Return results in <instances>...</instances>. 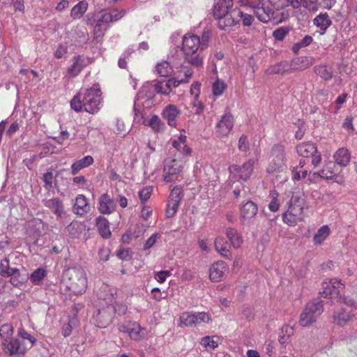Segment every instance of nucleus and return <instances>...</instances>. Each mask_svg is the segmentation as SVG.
<instances>
[{
    "instance_id": "25",
    "label": "nucleus",
    "mask_w": 357,
    "mask_h": 357,
    "mask_svg": "<svg viewBox=\"0 0 357 357\" xmlns=\"http://www.w3.org/2000/svg\"><path fill=\"white\" fill-rule=\"evenodd\" d=\"M255 14L258 20L263 23H267L272 21L273 15H274L273 9L268 6H266L262 1V4L258 6L254 10Z\"/></svg>"
},
{
    "instance_id": "2",
    "label": "nucleus",
    "mask_w": 357,
    "mask_h": 357,
    "mask_svg": "<svg viewBox=\"0 0 357 357\" xmlns=\"http://www.w3.org/2000/svg\"><path fill=\"white\" fill-rule=\"evenodd\" d=\"M101 91L98 84H93L84 93L75 95L70 102V106L76 112L86 111L90 114L97 113L100 109Z\"/></svg>"
},
{
    "instance_id": "17",
    "label": "nucleus",
    "mask_w": 357,
    "mask_h": 357,
    "mask_svg": "<svg viewBox=\"0 0 357 357\" xmlns=\"http://www.w3.org/2000/svg\"><path fill=\"white\" fill-rule=\"evenodd\" d=\"M116 209L115 199L108 193H104L100 195L98 202V210L103 215H109L114 213Z\"/></svg>"
},
{
    "instance_id": "15",
    "label": "nucleus",
    "mask_w": 357,
    "mask_h": 357,
    "mask_svg": "<svg viewBox=\"0 0 357 357\" xmlns=\"http://www.w3.org/2000/svg\"><path fill=\"white\" fill-rule=\"evenodd\" d=\"M344 288V284L337 279H331L329 281H324L322 283L323 291L320 292L321 296L328 298L337 297L340 294V289Z\"/></svg>"
},
{
    "instance_id": "33",
    "label": "nucleus",
    "mask_w": 357,
    "mask_h": 357,
    "mask_svg": "<svg viewBox=\"0 0 357 357\" xmlns=\"http://www.w3.org/2000/svg\"><path fill=\"white\" fill-rule=\"evenodd\" d=\"M333 319L335 324L343 326L351 319V315L349 312L342 308L334 312Z\"/></svg>"
},
{
    "instance_id": "55",
    "label": "nucleus",
    "mask_w": 357,
    "mask_h": 357,
    "mask_svg": "<svg viewBox=\"0 0 357 357\" xmlns=\"http://www.w3.org/2000/svg\"><path fill=\"white\" fill-rule=\"evenodd\" d=\"M182 197L183 195L181 190L179 188L176 187L172 189L169 195V201L180 204Z\"/></svg>"
},
{
    "instance_id": "46",
    "label": "nucleus",
    "mask_w": 357,
    "mask_h": 357,
    "mask_svg": "<svg viewBox=\"0 0 357 357\" xmlns=\"http://www.w3.org/2000/svg\"><path fill=\"white\" fill-rule=\"evenodd\" d=\"M274 15H273L272 22L273 23H280L289 17V12L284 9H277L273 10Z\"/></svg>"
},
{
    "instance_id": "44",
    "label": "nucleus",
    "mask_w": 357,
    "mask_h": 357,
    "mask_svg": "<svg viewBox=\"0 0 357 357\" xmlns=\"http://www.w3.org/2000/svg\"><path fill=\"white\" fill-rule=\"evenodd\" d=\"M271 197V202L268 205V208L271 212H277L280 206V204L278 199L279 193L276 190H271L269 194Z\"/></svg>"
},
{
    "instance_id": "50",
    "label": "nucleus",
    "mask_w": 357,
    "mask_h": 357,
    "mask_svg": "<svg viewBox=\"0 0 357 357\" xmlns=\"http://www.w3.org/2000/svg\"><path fill=\"white\" fill-rule=\"evenodd\" d=\"M226 89V84L224 81L217 79L213 84L212 91L215 96H221Z\"/></svg>"
},
{
    "instance_id": "26",
    "label": "nucleus",
    "mask_w": 357,
    "mask_h": 357,
    "mask_svg": "<svg viewBox=\"0 0 357 357\" xmlns=\"http://www.w3.org/2000/svg\"><path fill=\"white\" fill-rule=\"evenodd\" d=\"M44 206L50 209L57 218H61L65 213L62 201L59 198H52L43 201Z\"/></svg>"
},
{
    "instance_id": "61",
    "label": "nucleus",
    "mask_w": 357,
    "mask_h": 357,
    "mask_svg": "<svg viewBox=\"0 0 357 357\" xmlns=\"http://www.w3.org/2000/svg\"><path fill=\"white\" fill-rule=\"evenodd\" d=\"M170 271H160L154 272V278L160 283H163L166 281L167 278L171 275Z\"/></svg>"
},
{
    "instance_id": "43",
    "label": "nucleus",
    "mask_w": 357,
    "mask_h": 357,
    "mask_svg": "<svg viewBox=\"0 0 357 357\" xmlns=\"http://www.w3.org/2000/svg\"><path fill=\"white\" fill-rule=\"evenodd\" d=\"M314 73L325 80H329L333 77V70L326 66H317L314 68Z\"/></svg>"
},
{
    "instance_id": "42",
    "label": "nucleus",
    "mask_w": 357,
    "mask_h": 357,
    "mask_svg": "<svg viewBox=\"0 0 357 357\" xmlns=\"http://www.w3.org/2000/svg\"><path fill=\"white\" fill-rule=\"evenodd\" d=\"M155 72L161 77H167L172 72V68L168 61H162L156 64Z\"/></svg>"
},
{
    "instance_id": "64",
    "label": "nucleus",
    "mask_w": 357,
    "mask_h": 357,
    "mask_svg": "<svg viewBox=\"0 0 357 357\" xmlns=\"http://www.w3.org/2000/svg\"><path fill=\"white\" fill-rule=\"evenodd\" d=\"M152 192L151 187H146L139 192V197L142 203L146 202L151 197Z\"/></svg>"
},
{
    "instance_id": "57",
    "label": "nucleus",
    "mask_w": 357,
    "mask_h": 357,
    "mask_svg": "<svg viewBox=\"0 0 357 357\" xmlns=\"http://www.w3.org/2000/svg\"><path fill=\"white\" fill-rule=\"evenodd\" d=\"M263 0H238V3L241 6L249 7L255 9L258 6L262 4Z\"/></svg>"
},
{
    "instance_id": "36",
    "label": "nucleus",
    "mask_w": 357,
    "mask_h": 357,
    "mask_svg": "<svg viewBox=\"0 0 357 357\" xmlns=\"http://www.w3.org/2000/svg\"><path fill=\"white\" fill-rule=\"evenodd\" d=\"M226 234L234 248H238L243 243V238L234 228H228Z\"/></svg>"
},
{
    "instance_id": "62",
    "label": "nucleus",
    "mask_w": 357,
    "mask_h": 357,
    "mask_svg": "<svg viewBox=\"0 0 357 357\" xmlns=\"http://www.w3.org/2000/svg\"><path fill=\"white\" fill-rule=\"evenodd\" d=\"M187 137L185 135L181 134L176 139L172 142V146L177 151H181L183 146L186 143Z\"/></svg>"
},
{
    "instance_id": "1",
    "label": "nucleus",
    "mask_w": 357,
    "mask_h": 357,
    "mask_svg": "<svg viewBox=\"0 0 357 357\" xmlns=\"http://www.w3.org/2000/svg\"><path fill=\"white\" fill-rule=\"evenodd\" d=\"M125 13L124 10L111 9L87 14L86 24L93 26V41L100 43L109 24L121 20Z\"/></svg>"
},
{
    "instance_id": "8",
    "label": "nucleus",
    "mask_w": 357,
    "mask_h": 357,
    "mask_svg": "<svg viewBox=\"0 0 357 357\" xmlns=\"http://www.w3.org/2000/svg\"><path fill=\"white\" fill-rule=\"evenodd\" d=\"M271 157L266 171L268 174L278 176L287 169L284 147L280 144H275L271 150Z\"/></svg>"
},
{
    "instance_id": "49",
    "label": "nucleus",
    "mask_w": 357,
    "mask_h": 357,
    "mask_svg": "<svg viewBox=\"0 0 357 357\" xmlns=\"http://www.w3.org/2000/svg\"><path fill=\"white\" fill-rule=\"evenodd\" d=\"M271 3L276 4L278 7L283 6L290 3L294 8H298L301 6L302 0H270Z\"/></svg>"
},
{
    "instance_id": "56",
    "label": "nucleus",
    "mask_w": 357,
    "mask_h": 357,
    "mask_svg": "<svg viewBox=\"0 0 357 357\" xmlns=\"http://www.w3.org/2000/svg\"><path fill=\"white\" fill-rule=\"evenodd\" d=\"M179 204H180L168 201L166 209V217L167 218H172V217L174 216V215L177 212Z\"/></svg>"
},
{
    "instance_id": "22",
    "label": "nucleus",
    "mask_w": 357,
    "mask_h": 357,
    "mask_svg": "<svg viewBox=\"0 0 357 357\" xmlns=\"http://www.w3.org/2000/svg\"><path fill=\"white\" fill-rule=\"evenodd\" d=\"M180 114V109L174 105H168L164 108L162 113V117L167 120V124L174 128L177 126L176 119Z\"/></svg>"
},
{
    "instance_id": "20",
    "label": "nucleus",
    "mask_w": 357,
    "mask_h": 357,
    "mask_svg": "<svg viewBox=\"0 0 357 357\" xmlns=\"http://www.w3.org/2000/svg\"><path fill=\"white\" fill-rule=\"evenodd\" d=\"M229 272L228 266L223 261L212 264L209 270V278L213 282L220 281Z\"/></svg>"
},
{
    "instance_id": "51",
    "label": "nucleus",
    "mask_w": 357,
    "mask_h": 357,
    "mask_svg": "<svg viewBox=\"0 0 357 357\" xmlns=\"http://www.w3.org/2000/svg\"><path fill=\"white\" fill-rule=\"evenodd\" d=\"M158 93H162L164 95H168L171 92V89L169 86V84L167 81H157L154 82Z\"/></svg>"
},
{
    "instance_id": "21",
    "label": "nucleus",
    "mask_w": 357,
    "mask_h": 357,
    "mask_svg": "<svg viewBox=\"0 0 357 357\" xmlns=\"http://www.w3.org/2000/svg\"><path fill=\"white\" fill-rule=\"evenodd\" d=\"M89 63V59L84 56L73 57L72 64L68 68V75L73 77H77Z\"/></svg>"
},
{
    "instance_id": "28",
    "label": "nucleus",
    "mask_w": 357,
    "mask_h": 357,
    "mask_svg": "<svg viewBox=\"0 0 357 357\" xmlns=\"http://www.w3.org/2000/svg\"><path fill=\"white\" fill-rule=\"evenodd\" d=\"M215 250L223 257L231 259V254L229 250L227 240L222 236H217L214 241Z\"/></svg>"
},
{
    "instance_id": "27",
    "label": "nucleus",
    "mask_w": 357,
    "mask_h": 357,
    "mask_svg": "<svg viewBox=\"0 0 357 357\" xmlns=\"http://www.w3.org/2000/svg\"><path fill=\"white\" fill-rule=\"evenodd\" d=\"M73 212L79 216H84L90 211V206L87 202V199L83 195H79L73 205Z\"/></svg>"
},
{
    "instance_id": "6",
    "label": "nucleus",
    "mask_w": 357,
    "mask_h": 357,
    "mask_svg": "<svg viewBox=\"0 0 357 357\" xmlns=\"http://www.w3.org/2000/svg\"><path fill=\"white\" fill-rule=\"evenodd\" d=\"M305 200L298 194H294L287 203L288 208L282 215V221L286 225L294 227L303 220Z\"/></svg>"
},
{
    "instance_id": "40",
    "label": "nucleus",
    "mask_w": 357,
    "mask_h": 357,
    "mask_svg": "<svg viewBox=\"0 0 357 357\" xmlns=\"http://www.w3.org/2000/svg\"><path fill=\"white\" fill-rule=\"evenodd\" d=\"M238 12L241 13L238 15L234 16L233 19L234 22L232 24V26L237 24L240 20H242V23L243 26H250L254 22V17L252 15L244 13L243 11L238 9Z\"/></svg>"
},
{
    "instance_id": "14",
    "label": "nucleus",
    "mask_w": 357,
    "mask_h": 357,
    "mask_svg": "<svg viewBox=\"0 0 357 357\" xmlns=\"http://www.w3.org/2000/svg\"><path fill=\"white\" fill-rule=\"evenodd\" d=\"M183 169V164L181 161L173 159L167 160L163 168V179L169 183L172 182L180 174Z\"/></svg>"
},
{
    "instance_id": "53",
    "label": "nucleus",
    "mask_w": 357,
    "mask_h": 357,
    "mask_svg": "<svg viewBox=\"0 0 357 357\" xmlns=\"http://www.w3.org/2000/svg\"><path fill=\"white\" fill-rule=\"evenodd\" d=\"M211 37V31L209 29H206L202 32L200 38L201 50H206L208 47L209 40Z\"/></svg>"
},
{
    "instance_id": "54",
    "label": "nucleus",
    "mask_w": 357,
    "mask_h": 357,
    "mask_svg": "<svg viewBox=\"0 0 357 357\" xmlns=\"http://www.w3.org/2000/svg\"><path fill=\"white\" fill-rule=\"evenodd\" d=\"M290 29L287 26H282L276 29L273 33V37L278 40H282L285 36L289 33Z\"/></svg>"
},
{
    "instance_id": "3",
    "label": "nucleus",
    "mask_w": 357,
    "mask_h": 357,
    "mask_svg": "<svg viewBox=\"0 0 357 357\" xmlns=\"http://www.w3.org/2000/svg\"><path fill=\"white\" fill-rule=\"evenodd\" d=\"M36 342V339L24 329L18 331V337L1 342L3 351L10 357H22Z\"/></svg>"
},
{
    "instance_id": "48",
    "label": "nucleus",
    "mask_w": 357,
    "mask_h": 357,
    "mask_svg": "<svg viewBox=\"0 0 357 357\" xmlns=\"http://www.w3.org/2000/svg\"><path fill=\"white\" fill-rule=\"evenodd\" d=\"M17 254H11L8 258H5L1 261L0 263V275L3 276L7 271L9 270L11 264L10 261L13 258H17Z\"/></svg>"
},
{
    "instance_id": "32",
    "label": "nucleus",
    "mask_w": 357,
    "mask_h": 357,
    "mask_svg": "<svg viewBox=\"0 0 357 357\" xmlns=\"http://www.w3.org/2000/svg\"><path fill=\"white\" fill-rule=\"evenodd\" d=\"M88 7L89 3L86 1H80L78 3L72 8L70 10V17L73 20H79L86 12Z\"/></svg>"
},
{
    "instance_id": "10",
    "label": "nucleus",
    "mask_w": 357,
    "mask_h": 357,
    "mask_svg": "<svg viewBox=\"0 0 357 357\" xmlns=\"http://www.w3.org/2000/svg\"><path fill=\"white\" fill-rule=\"evenodd\" d=\"M257 160L248 159L243 165H231L229 167V172L232 178L238 181H247L252 176L255 162Z\"/></svg>"
},
{
    "instance_id": "19",
    "label": "nucleus",
    "mask_w": 357,
    "mask_h": 357,
    "mask_svg": "<svg viewBox=\"0 0 357 357\" xmlns=\"http://www.w3.org/2000/svg\"><path fill=\"white\" fill-rule=\"evenodd\" d=\"M234 127V118L230 114H225L216 124V134L218 137H226Z\"/></svg>"
},
{
    "instance_id": "18",
    "label": "nucleus",
    "mask_w": 357,
    "mask_h": 357,
    "mask_svg": "<svg viewBox=\"0 0 357 357\" xmlns=\"http://www.w3.org/2000/svg\"><path fill=\"white\" fill-rule=\"evenodd\" d=\"M257 213L258 206L255 202L249 201L245 203L241 208V220L243 224H250Z\"/></svg>"
},
{
    "instance_id": "35",
    "label": "nucleus",
    "mask_w": 357,
    "mask_h": 357,
    "mask_svg": "<svg viewBox=\"0 0 357 357\" xmlns=\"http://www.w3.org/2000/svg\"><path fill=\"white\" fill-rule=\"evenodd\" d=\"M144 124L149 126L153 132L157 133L163 131L165 128V123L155 114L152 115L149 120L144 121Z\"/></svg>"
},
{
    "instance_id": "58",
    "label": "nucleus",
    "mask_w": 357,
    "mask_h": 357,
    "mask_svg": "<svg viewBox=\"0 0 357 357\" xmlns=\"http://www.w3.org/2000/svg\"><path fill=\"white\" fill-rule=\"evenodd\" d=\"M308 174V171L300 170L298 169V167H294L292 169V179L294 181H300L302 178H305Z\"/></svg>"
},
{
    "instance_id": "37",
    "label": "nucleus",
    "mask_w": 357,
    "mask_h": 357,
    "mask_svg": "<svg viewBox=\"0 0 357 357\" xmlns=\"http://www.w3.org/2000/svg\"><path fill=\"white\" fill-rule=\"evenodd\" d=\"M47 275V271L43 268L39 267L31 273L29 278L33 284L40 285Z\"/></svg>"
},
{
    "instance_id": "7",
    "label": "nucleus",
    "mask_w": 357,
    "mask_h": 357,
    "mask_svg": "<svg viewBox=\"0 0 357 357\" xmlns=\"http://www.w3.org/2000/svg\"><path fill=\"white\" fill-rule=\"evenodd\" d=\"M63 279L69 280L68 289L75 294H82L87 287V278L85 271L80 266L67 269Z\"/></svg>"
},
{
    "instance_id": "45",
    "label": "nucleus",
    "mask_w": 357,
    "mask_h": 357,
    "mask_svg": "<svg viewBox=\"0 0 357 357\" xmlns=\"http://www.w3.org/2000/svg\"><path fill=\"white\" fill-rule=\"evenodd\" d=\"M28 279L25 274H22L20 271L10 277V282L14 286L19 287L22 286Z\"/></svg>"
},
{
    "instance_id": "16",
    "label": "nucleus",
    "mask_w": 357,
    "mask_h": 357,
    "mask_svg": "<svg viewBox=\"0 0 357 357\" xmlns=\"http://www.w3.org/2000/svg\"><path fill=\"white\" fill-rule=\"evenodd\" d=\"M116 294L117 290L116 288L110 287L107 285H103L101 287V292L98 295L99 298L104 300L108 305V310H110L112 312H117V310L115 306L116 303Z\"/></svg>"
},
{
    "instance_id": "13",
    "label": "nucleus",
    "mask_w": 357,
    "mask_h": 357,
    "mask_svg": "<svg viewBox=\"0 0 357 357\" xmlns=\"http://www.w3.org/2000/svg\"><path fill=\"white\" fill-rule=\"evenodd\" d=\"M180 324L181 327L195 326L201 323H208L209 315L206 312H183L180 316Z\"/></svg>"
},
{
    "instance_id": "11",
    "label": "nucleus",
    "mask_w": 357,
    "mask_h": 357,
    "mask_svg": "<svg viewBox=\"0 0 357 357\" xmlns=\"http://www.w3.org/2000/svg\"><path fill=\"white\" fill-rule=\"evenodd\" d=\"M119 331L127 333L130 338L134 341H140L144 339L147 335L145 328L142 327L136 321H128L118 325Z\"/></svg>"
},
{
    "instance_id": "24",
    "label": "nucleus",
    "mask_w": 357,
    "mask_h": 357,
    "mask_svg": "<svg viewBox=\"0 0 357 357\" xmlns=\"http://www.w3.org/2000/svg\"><path fill=\"white\" fill-rule=\"evenodd\" d=\"M156 93H158L154 82H147L143 84L136 98L138 100L144 98L151 100L154 98Z\"/></svg>"
},
{
    "instance_id": "60",
    "label": "nucleus",
    "mask_w": 357,
    "mask_h": 357,
    "mask_svg": "<svg viewBox=\"0 0 357 357\" xmlns=\"http://www.w3.org/2000/svg\"><path fill=\"white\" fill-rule=\"evenodd\" d=\"M238 148L241 151L247 152L250 149L248 137L243 135L238 139Z\"/></svg>"
},
{
    "instance_id": "31",
    "label": "nucleus",
    "mask_w": 357,
    "mask_h": 357,
    "mask_svg": "<svg viewBox=\"0 0 357 357\" xmlns=\"http://www.w3.org/2000/svg\"><path fill=\"white\" fill-rule=\"evenodd\" d=\"M96 225L98 227L99 234L102 238H108L111 236L112 234L109 229V222L107 218L99 215L96 219Z\"/></svg>"
},
{
    "instance_id": "59",
    "label": "nucleus",
    "mask_w": 357,
    "mask_h": 357,
    "mask_svg": "<svg viewBox=\"0 0 357 357\" xmlns=\"http://www.w3.org/2000/svg\"><path fill=\"white\" fill-rule=\"evenodd\" d=\"M181 48L179 45H176L172 47L168 54V59L171 62H174L180 59Z\"/></svg>"
},
{
    "instance_id": "23",
    "label": "nucleus",
    "mask_w": 357,
    "mask_h": 357,
    "mask_svg": "<svg viewBox=\"0 0 357 357\" xmlns=\"http://www.w3.org/2000/svg\"><path fill=\"white\" fill-rule=\"evenodd\" d=\"M181 73H183L184 78H171L167 80L171 90L172 88L178 87L181 84L189 82V80L193 74V70L189 66H181L180 74Z\"/></svg>"
},
{
    "instance_id": "9",
    "label": "nucleus",
    "mask_w": 357,
    "mask_h": 357,
    "mask_svg": "<svg viewBox=\"0 0 357 357\" xmlns=\"http://www.w3.org/2000/svg\"><path fill=\"white\" fill-rule=\"evenodd\" d=\"M324 311L322 301H312L307 303L301 314L299 324L307 327L314 323Z\"/></svg>"
},
{
    "instance_id": "63",
    "label": "nucleus",
    "mask_w": 357,
    "mask_h": 357,
    "mask_svg": "<svg viewBox=\"0 0 357 357\" xmlns=\"http://www.w3.org/2000/svg\"><path fill=\"white\" fill-rule=\"evenodd\" d=\"M43 181L44 187L46 190H50L52 188L53 174L52 172H47L43 174Z\"/></svg>"
},
{
    "instance_id": "4",
    "label": "nucleus",
    "mask_w": 357,
    "mask_h": 357,
    "mask_svg": "<svg viewBox=\"0 0 357 357\" xmlns=\"http://www.w3.org/2000/svg\"><path fill=\"white\" fill-rule=\"evenodd\" d=\"M200 37L191 33H187L182 37L181 52L185 61L189 64L201 67L203 65V56L201 54Z\"/></svg>"
},
{
    "instance_id": "5",
    "label": "nucleus",
    "mask_w": 357,
    "mask_h": 357,
    "mask_svg": "<svg viewBox=\"0 0 357 357\" xmlns=\"http://www.w3.org/2000/svg\"><path fill=\"white\" fill-rule=\"evenodd\" d=\"M233 0H218L213 7V15L218 20V26L222 30L232 26L234 16L238 15V8H233Z\"/></svg>"
},
{
    "instance_id": "47",
    "label": "nucleus",
    "mask_w": 357,
    "mask_h": 357,
    "mask_svg": "<svg viewBox=\"0 0 357 357\" xmlns=\"http://www.w3.org/2000/svg\"><path fill=\"white\" fill-rule=\"evenodd\" d=\"M13 327L10 324H4L0 326V336L3 340L13 338Z\"/></svg>"
},
{
    "instance_id": "29",
    "label": "nucleus",
    "mask_w": 357,
    "mask_h": 357,
    "mask_svg": "<svg viewBox=\"0 0 357 357\" xmlns=\"http://www.w3.org/2000/svg\"><path fill=\"white\" fill-rule=\"evenodd\" d=\"M313 24L320 29L321 34H324L331 25L332 21L326 13H321L314 17Z\"/></svg>"
},
{
    "instance_id": "38",
    "label": "nucleus",
    "mask_w": 357,
    "mask_h": 357,
    "mask_svg": "<svg viewBox=\"0 0 357 357\" xmlns=\"http://www.w3.org/2000/svg\"><path fill=\"white\" fill-rule=\"evenodd\" d=\"M220 343V337L218 335L205 336L200 340V344L206 349H215Z\"/></svg>"
},
{
    "instance_id": "52",
    "label": "nucleus",
    "mask_w": 357,
    "mask_h": 357,
    "mask_svg": "<svg viewBox=\"0 0 357 357\" xmlns=\"http://www.w3.org/2000/svg\"><path fill=\"white\" fill-rule=\"evenodd\" d=\"M271 73L273 74H284L288 72V63L282 61L271 68Z\"/></svg>"
},
{
    "instance_id": "30",
    "label": "nucleus",
    "mask_w": 357,
    "mask_h": 357,
    "mask_svg": "<svg viewBox=\"0 0 357 357\" xmlns=\"http://www.w3.org/2000/svg\"><path fill=\"white\" fill-rule=\"evenodd\" d=\"M312 62L307 56H298L293 59L290 63L289 69L294 71H302L308 68Z\"/></svg>"
},
{
    "instance_id": "12",
    "label": "nucleus",
    "mask_w": 357,
    "mask_h": 357,
    "mask_svg": "<svg viewBox=\"0 0 357 357\" xmlns=\"http://www.w3.org/2000/svg\"><path fill=\"white\" fill-rule=\"evenodd\" d=\"M296 151L299 156L303 158H312V164L314 167H317L321 161V156L317 152V147L313 143L303 142L296 146Z\"/></svg>"
},
{
    "instance_id": "39",
    "label": "nucleus",
    "mask_w": 357,
    "mask_h": 357,
    "mask_svg": "<svg viewBox=\"0 0 357 357\" xmlns=\"http://www.w3.org/2000/svg\"><path fill=\"white\" fill-rule=\"evenodd\" d=\"M331 229L328 225L321 226L314 236V244L321 245L330 235Z\"/></svg>"
},
{
    "instance_id": "34",
    "label": "nucleus",
    "mask_w": 357,
    "mask_h": 357,
    "mask_svg": "<svg viewBox=\"0 0 357 357\" xmlns=\"http://www.w3.org/2000/svg\"><path fill=\"white\" fill-rule=\"evenodd\" d=\"M333 158L337 165L345 167L350 161L351 155L348 149L345 148H341L335 152Z\"/></svg>"
},
{
    "instance_id": "41",
    "label": "nucleus",
    "mask_w": 357,
    "mask_h": 357,
    "mask_svg": "<svg viewBox=\"0 0 357 357\" xmlns=\"http://www.w3.org/2000/svg\"><path fill=\"white\" fill-rule=\"evenodd\" d=\"M83 229V225L79 221H73L66 227L67 231L72 238H78L82 234Z\"/></svg>"
}]
</instances>
